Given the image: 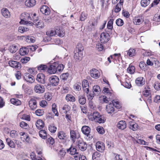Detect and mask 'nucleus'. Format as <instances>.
I'll return each instance as SVG.
<instances>
[{"mask_svg": "<svg viewBox=\"0 0 160 160\" xmlns=\"http://www.w3.org/2000/svg\"><path fill=\"white\" fill-rule=\"evenodd\" d=\"M143 95L147 98L148 97L151 96L150 91L148 90H146L143 92Z\"/></svg>", "mask_w": 160, "mask_h": 160, "instance_id": "obj_61", "label": "nucleus"}, {"mask_svg": "<svg viewBox=\"0 0 160 160\" xmlns=\"http://www.w3.org/2000/svg\"><path fill=\"white\" fill-rule=\"evenodd\" d=\"M30 60V58L28 57H25L22 58L21 60V62L23 63H26Z\"/></svg>", "mask_w": 160, "mask_h": 160, "instance_id": "obj_58", "label": "nucleus"}, {"mask_svg": "<svg viewBox=\"0 0 160 160\" xmlns=\"http://www.w3.org/2000/svg\"><path fill=\"white\" fill-rule=\"evenodd\" d=\"M116 23L119 26H122L124 24L123 20L121 18H118L116 20Z\"/></svg>", "mask_w": 160, "mask_h": 160, "instance_id": "obj_50", "label": "nucleus"}, {"mask_svg": "<svg viewBox=\"0 0 160 160\" xmlns=\"http://www.w3.org/2000/svg\"><path fill=\"white\" fill-rule=\"evenodd\" d=\"M81 83L78 82L74 85V88L77 91H79L81 89Z\"/></svg>", "mask_w": 160, "mask_h": 160, "instance_id": "obj_62", "label": "nucleus"}, {"mask_svg": "<svg viewBox=\"0 0 160 160\" xmlns=\"http://www.w3.org/2000/svg\"><path fill=\"white\" fill-rule=\"evenodd\" d=\"M29 104L30 109L32 110H35L37 107V102L34 98L30 99L29 102Z\"/></svg>", "mask_w": 160, "mask_h": 160, "instance_id": "obj_14", "label": "nucleus"}, {"mask_svg": "<svg viewBox=\"0 0 160 160\" xmlns=\"http://www.w3.org/2000/svg\"><path fill=\"white\" fill-rule=\"evenodd\" d=\"M10 134V137L12 138L16 139L18 137V132L15 130H13L11 131Z\"/></svg>", "mask_w": 160, "mask_h": 160, "instance_id": "obj_32", "label": "nucleus"}, {"mask_svg": "<svg viewBox=\"0 0 160 160\" xmlns=\"http://www.w3.org/2000/svg\"><path fill=\"white\" fill-rule=\"evenodd\" d=\"M69 76V73H63L60 76V78L62 80L65 81L67 80Z\"/></svg>", "mask_w": 160, "mask_h": 160, "instance_id": "obj_56", "label": "nucleus"}, {"mask_svg": "<svg viewBox=\"0 0 160 160\" xmlns=\"http://www.w3.org/2000/svg\"><path fill=\"white\" fill-rule=\"evenodd\" d=\"M69 86L65 84L63 85L62 89V93H66L68 92L69 91Z\"/></svg>", "mask_w": 160, "mask_h": 160, "instance_id": "obj_35", "label": "nucleus"}, {"mask_svg": "<svg viewBox=\"0 0 160 160\" xmlns=\"http://www.w3.org/2000/svg\"><path fill=\"white\" fill-rule=\"evenodd\" d=\"M57 68V72L58 71H62L64 68V66L62 64H59L58 63Z\"/></svg>", "mask_w": 160, "mask_h": 160, "instance_id": "obj_54", "label": "nucleus"}, {"mask_svg": "<svg viewBox=\"0 0 160 160\" xmlns=\"http://www.w3.org/2000/svg\"><path fill=\"white\" fill-rule=\"evenodd\" d=\"M21 118L23 120H25L28 121H30V117L29 116L26 114H23Z\"/></svg>", "mask_w": 160, "mask_h": 160, "instance_id": "obj_63", "label": "nucleus"}, {"mask_svg": "<svg viewBox=\"0 0 160 160\" xmlns=\"http://www.w3.org/2000/svg\"><path fill=\"white\" fill-rule=\"evenodd\" d=\"M83 49L84 48L82 44L81 43H78L76 46V49L75 50L83 52Z\"/></svg>", "mask_w": 160, "mask_h": 160, "instance_id": "obj_43", "label": "nucleus"}, {"mask_svg": "<svg viewBox=\"0 0 160 160\" xmlns=\"http://www.w3.org/2000/svg\"><path fill=\"white\" fill-rule=\"evenodd\" d=\"M135 83L138 86H141L145 84V80L143 77H139L136 79Z\"/></svg>", "mask_w": 160, "mask_h": 160, "instance_id": "obj_17", "label": "nucleus"}, {"mask_svg": "<svg viewBox=\"0 0 160 160\" xmlns=\"http://www.w3.org/2000/svg\"><path fill=\"white\" fill-rule=\"evenodd\" d=\"M9 65L13 68H21V64L18 62L12 60H10L8 62Z\"/></svg>", "mask_w": 160, "mask_h": 160, "instance_id": "obj_12", "label": "nucleus"}, {"mask_svg": "<svg viewBox=\"0 0 160 160\" xmlns=\"http://www.w3.org/2000/svg\"><path fill=\"white\" fill-rule=\"evenodd\" d=\"M36 126L37 128L41 129L44 127V123L42 120L39 119L37 121L36 124Z\"/></svg>", "mask_w": 160, "mask_h": 160, "instance_id": "obj_27", "label": "nucleus"}, {"mask_svg": "<svg viewBox=\"0 0 160 160\" xmlns=\"http://www.w3.org/2000/svg\"><path fill=\"white\" fill-rule=\"evenodd\" d=\"M93 93L95 95L99 94L101 92V89L99 86L95 85L93 87Z\"/></svg>", "mask_w": 160, "mask_h": 160, "instance_id": "obj_29", "label": "nucleus"}, {"mask_svg": "<svg viewBox=\"0 0 160 160\" xmlns=\"http://www.w3.org/2000/svg\"><path fill=\"white\" fill-rule=\"evenodd\" d=\"M46 34L50 37L53 36L55 34H57L60 37H63L64 36V33L62 32H61L60 29H56L55 30H51L47 31Z\"/></svg>", "mask_w": 160, "mask_h": 160, "instance_id": "obj_2", "label": "nucleus"}, {"mask_svg": "<svg viewBox=\"0 0 160 160\" xmlns=\"http://www.w3.org/2000/svg\"><path fill=\"white\" fill-rule=\"evenodd\" d=\"M25 4L28 7H32L35 5L36 1L35 0H27L25 2Z\"/></svg>", "mask_w": 160, "mask_h": 160, "instance_id": "obj_25", "label": "nucleus"}, {"mask_svg": "<svg viewBox=\"0 0 160 160\" xmlns=\"http://www.w3.org/2000/svg\"><path fill=\"white\" fill-rule=\"evenodd\" d=\"M133 120H132V121H130L129 122V128L130 129L132 130L133 131L137 130L138 128V125L135 122L132 121Z\"/></svg>", "mask_w": 160, "mask_h": 160, "instance_id": "obj_21", "label": "nucleus"}, {"mask_svg": "<svg viewBox=\"0 0 160 160\" xmlns=\"http://www.w3.org/2000/svg\"><path fill=\"white\" fill-rule=\"evenodd\" d=\"M44 112L43 110L38 109L36 111L35 113L37 116H40L44 114Z\"/></svg>", "mask_w": 160, "mask_h": 160, "instance_id": "obj_55", "label": "nucleus"}, {"mask_svg": "<svg viewBox=\"0 0 160 160\" xmlns=\"http://www.w3.org/2000/svg\"><path fill=\"white\" fill-rule=\"evenodd\" d=\"M24 79L27 82L30 83H32L34 81V78L33 76L30 75L28 73H26L24 74Z\"/></svg>", "mask_w": 160, "mask_h": 160, "instance_id": "obj_11", "label": "nucleus"}, {"mask_svg": "<svg viewBox=\"0 0 160 160\" xmlns=\"http://www.w3.org/2000/svg\"><path fill=\"white\" fill-rule=\"evenodd\" d=\"M66 101L68 102H74L75 101V98L72 95L70 94H68L65 97Z\"/></svg>", "mask_w": 160, "mask_h": 160, "instance_id": "obj_31", "label": "nucleus"}, {"mask_svg": "<svg viewBox=\"0 0 160 160\" xmlns=\"http://www.w3.org/2000/svg\"><path fill=\"white\" fill-rule=\"evenodd\" d=\"M37 81L41 84H44L46 82L45 76L42 73H39L37 75Z\"/></svg>", "mask_w": 160, "mask_h": 160, "instance_id": "obj_9", "label": "nucleus"}, {"mask_svg": "<svg viewBox=\"0 0 160 160\" xmlns=\"http://www.w3.org/2000/svg\"><path fill=\"white\" fill-rule=\"evenodd\" d=\"M2 15L6 18H9L10 16V12L7 8H4L2 9Z\"/></svg>", "mask_w": 160, "mask_h": 160, "instance_id": "obj_28", "label": "nucleus"}, {"mask_svg": "<svg viewBox=\"0 0 160 160\" xmlns=\"http://www.w3.org/2000/svg\"><path fill=\"white\" fill-rule=\"evenodd\" d=\"M97 150L100 152H102L104 149V145L102 142H98L96 144Z\"/></svg>", "mask_w": 160, "mask_h": 160, "instance_id": "obj_18", "label": "nucleus"}, {"mask_svg": "<svg viewBox=\"0 0 160 160\" xmlns=\"http://www.w3.org/2000/svg\"><path fill=\"white\" fill-rule=\"evenodd\" d=\"M143 21L142 17H135L133 19V22L135 24L139 25L142 23Z\"/></svg>", "mask_w": 160, "mask_h": 160, "instance_id": "obj_26", "label": "nucleus"}, {"mask_svg": "<svg viewBox=\"0 0 160 160\" xmlns=\"http://www.w3.org/2000/svg\"><path fill=\"white\" fill-rule=\"evenodd\" d=\"M78 100L79 103L84 105L86 102V98L84 95H80L78 97Z\"/></svg>", "mask_w": 160, "mask_h": 160, "instance_id": "obj_30", "label": "nucleus"}, {"mask_svg": "<svg viewBox=\"0 0 160 160\" xmlns=\"http://www.w3.org/2000/svg\"><path fill=\"white\" fill-rule=\"evenodd\" d=\"M12 103L16 105H18L21 104L20 101L18 99L12 98L10 100Z\"/></svg>", "mask_w": 160, "mask_h": 160, "instance_id": "obj_36", "label": "nucleus"}, {"mask_svg": "<svg viewBox=\"0 0 160 160\" xmlns=\"http://www.w3.org/2000/svg\"><path fill=\"white\" fill-rule=\"evenodd\" d=\"M135 50L134 49L130 48L128 51H126L125 52V55L127 54L130 57L134 56L136 54Z\"/></svg>", "mask_w": 160, "mask_h": 160, "instance_id": "obj_24", "label": "nucleus"}, {"mask_svg": "<svg viewBox=\"0 0 160 160\" xmlns=\"http://www.w3.org/2000/svg\"><path fill=\"white\" fill-rule=\"evenodd\" d=\"M6 141L8 144L12 148H15V144L14 142L11 140L10 138H7L6 139Z\"/></svg>", "mask_w": 160, "mask_h": 160, "instance_id": "obj_34", "label": "nucleus"}, {"mask_svg": "<svg viewBox=\"0 0 160 160\" xmlns=\"http://www.w3.org/2000/svg\"><path fill=\"white\" fill-rule=\"evenodd\" d=\"M40 11L45 15H49L50 13L49 8L46 5H43L41 7Z\"/></svg>", "mask_w": 160, "mask_h": 160, "instance_id": "obj_16", "label": "nucleus"}, {"mask_svg": "<svg viewBox=\"0 0 160 160\" xmlns=\"http://www.w3.org/2000/svg\"><path fill=\"white\" fill-rule=\"evenodd\" d=\"M98 132L100 134H103L105 131L104 128L101 127H98L97 128Z\"/></svg>", "mask_w": 160, "mask_h": 160, "instance_id": "obj_60", "label": "nucleus"}, {"mask_svg": "<svg viewBox=\"0 0 160 160\" xmlns=\"http://www.w3.org/2000/svg\"><path fill=\"white\" fill-rule=\"evenodd\" d=\"M77 143L79 149L82 151H84L87 148V144L82 140H79Z\"/></svg>", "mask_w": 160, "mask_h": 160, "instance_id": "obj_7", "label": "nucleus"}, {"mask_svg": "<svg viewBox=\"0 0 160 160\" xmlns=\"http://www.w3.org/2000/svg\"><path fill=\"white\" fill-rule=\"evenodd\" d=\"M25 15H26V16L24 19V20L21 19L20 22V23L26 24L29 23L30 24L31 23L30 22V20L33 21L34 23L37 21V20L35 19L34 18H32L29 13H25Z\"/></svg>", "mask_w": 160, "mask_h": 160, "instance_id": "obj_3", "label": "nucleus"}, {"mask_svg": "<svg viewBox=\"0 0 160 160\" xmlns=\"http://www.w3.org/2000/svg\"><path fill=\"white\" fill-rule=\"evenodd\" d=\"M110 39L109 34L106 32L101 33L100 35V40L102 43H106Z\"/></svg>", "mask_w": 160, "mask_h": 160, "instance_id": "obj_4", "label": "nucleus"}, {"mask_svg": "<svg viewBox=\"0 0 160 160\" xmlns=\"http://www.w3.org/2000/svg\"><path fill=\"white\" fill-rule=\"evenodd\" d=\"M68 152H70V153L71 155H74L77 153V149L76 148L72 147H70L68 149H67Z\"/></svg>", "mask_w": 160, "mask_h": 160, "instance_id": "obj_37", "label": "nucleus"}, {"mask_svg": "<svg viewBox=\"0 0 160 160\" xmlns=\"http://www.w3.org/2000/svg\"><path fill=\"white\" fill-rule=\"evenodd\" d=\"M47 66L45 65L41 64L38 67V69L40 71H44L47 69Z\"/></svg>", "mask_w": 160, "mask_h": 160, "instance_id": "obj_47", "label": "nucleus"}, {"mask_svg": "<svg viewBox=\"0 0 160 160\" xmlns=\"http://www.w3.org/2000/svg\"><path fill=\"white\" fill-rule=\"evenodd\" d=\"M35 25L38 28H42L44 27V24L43 22L41 21H39L37 23H36Z\"/></svg>", "mask_w": 160, "mask_h": 160, "instance_id": "obj_49", "label": "nucleus"}, {"mask_svg": "<svg viewBox=\"0 0 160 160\" xmlns=\"http://www.w3.org/2000/svg\"><path fill=\"white\" fill-rule=\"evenodd\" d=\"M135 68L133 66L130 65L129 67L127 68L128 72L130 74L133 73L135 72Z\"/></svg>", "mask_w": 160, "mask_h": 160, "instance_id": "obj_45", "label": "nucleus"}, {"mask_svg": "<svg viewBox=\"0 0 160 160\" xmlns=\"http://www.w3.org/2000/svg\"><path fill=\"white\" fill-rule=\"evenodd\" d=\"M27 48H26L24 47L21 48L20 50V53L22 55H25L28 53Z\"/></svg>", "mask_w": 160, "mask_h": 160, "instance_id": "obj_53", "label": "nucleus"}, {"mask_svg": "<svg viewBox=\"0 0 160 160\" xmlns=\"http://www.w3.org/2000/svg\"><path fill=\"white\" fill-rule=\"evenodd\" d=\"M89 120L99 123H103L106 121L104 116L100 115L98 112H95L88 115Z\"/></svg>", "mask_w": 160, "mask_h": 160, "instance_id": "obj_1", "label": "nucleus"}, {"mask_svg": "<svg viewBox=\"0 0 160 160\" xmlns=\"http://www.w3.org/2000/svg\"><path fill=\"white\" fill-rule=\"evenodd\" d=\"M90 74L92 77L96 79L98 78L100 75L99 71L95 68L91 70Z\"/></svg>", "mask_w": 160, "mask_h": 160, "instance_id": "obj_10", "label": "nucleus"}, {"mask_svg": "<svg viewBox=\"0 0 160 160\" xmlns=\"http://www.w3.org/2000/svg\"><path fill=\"white\" fill-rule=\"evenodd\" d=\"M96 48L97 50L100 51L103 49V46L101 43H98L97 44Z\"/></svg>", "mask_w": 160, "mask_h": 160, "instance_id": "obj_52", "label": "nucleus"}, {"mask_svg": "<svg viewBox=\"0 0 160 160\" xmlns=\"http://www.w3.org/2000/svg\"><path fill=\"white\" fill-rule=\"evenodd\" d=\"M35 92L38 93H43L45 91V88L44 86L41 84H37L34 87Z\"/></svg>", "mask_w": 160, "mask_h": 160, "instance_id": "obj_6", "label": "nucleus"}, {"mask_svg": "<svg viewBox=\"0 0 160 160\" xmlns=\"http://www.w3.org/2000/svg\"><path fill=\"white\" fill-rule=\"evenodd\" d=\"M20 126L22 128L28 129L29 128L28 124L24 122H22L20 123Z\"/></svg>", "mask_w": 160, "mask_h": 160, "instance_id": "obj_46", "label": "nucleus"}, {"mask_svg": "<svg viewBox=\"0 0 160 160\" xmlns=\"http://www.w3.org/2000/svg\"><path fill=\"white\" fill-rule=\"evenodd\" d=\"M58 63L54 62L50 64L48 68V71L50 74H54L57 72V68Z\"/></svg>", "mask_w": 160, "mask_h": 160, "instance_id": "obj_5", "label": "nucleus"}, {"mask_svg": "<svg viewBox=\"0 0 160 160\" xmlns=\"http://www.w3.org/2000/svg\"><path fill=\"white\" fill-rule=\"evenodd\" d=\"M49 138L47 140V143L51 145H53L54 143V139L51 137L49 136Z\"/></svg>", "mask_w": 160, "mask_h": 160, "instance_id": "obj_59", "label": "nucleus"}, {"mask_svg": "<svg viewBox=\"0 0 160 160\" xmlns=\"http://www.w3.org/2000/svg\"><path fill=\"white\" fill-rule=\"evenodd\" d=\"M74 58L76 60H81L82 58L83 52L75 50L74 51Z\"/></svg>", "mask_w": 160, "mask_h": 160, "instance_id": "obj_15", "label": "nucleus"}, {"mask_svg": "<svg viewBox=\"0 0 160 160\" xmlns=\"http://www.w3.org/2000/svg\"><path fill=\"white\" fill-rule=\"evenodd\" d=\"M90 131V128L87 126H84L82 128V133L87 136H88L89 135Z\"/></svg>", "mask_w": 160, "mask_h": 160, "instance_id": "obj_22", "label": "nucleus"}, {"mask_svg": "<svg viewBox=\"0 0 160 160\" xmlns=\"http://www.w3.org/2000/svg\"><path fill=\"white\" fill-rule=\"evenodd\" d=\"M58 135L59 139L63 140V142H65L67 140V135L63 131H60L58 133Z\"/></svg>", "mask_w": 160, "mask_h": 160, "instance_id": "obj_19", "label": "nucleus"}, {"mask_svg": "<svg viewBox=\"0 0 160 160\" xmlns=\"http://www.w3.org/2000/svg\"><path fill=\"white\" fill-rule=\"evenodd\" d=\"M18 50V48L15 45H12L10 46L9 48L10 51L12 53H14L16 52Z\"/></svg>", "mask_w": 160, "mask_h": 160, "instance_id": "obj_41", "label": "nucleus"}, {"mask_svg": "<svg viewBox=\"0 0 160 160\" xmlns=\"http://www.w3.org/2000/svg\"><path fill=\"white\" fill-rule=\"evenodd\" d=\"M150 2V0H142L141 2V6L144 7L147 6Z\"/></svg>", "mask_w": 160, "mask_h": 160, "instance_id": "obj_40", "label": "nucleus"}, {"mask_svg": "<svg viewBox=\"0 0 160 160\" xmlns=\"http://www.w3.org/2000/svg\"><path fill=\"white\" fill-rule=\"evenodd\" d=\"M57 129L56 127L53 124L50 125L48 127L49 130L52 133L56 132Z\"/></svg>", "mask_w": 160, "mask_h": 160, "instance_id": "obj_42", "label": "nucleus"}, {"mask_svg": "<svg viewBox=\"0 0 160 160\" xmlns=\"http://www.w3.org/2000/svg\"><path fill=\"white\" fill-rule=\"evenodd\" d=\"M28 28L24 26L19 27L18 28V31L19 32L23 33L27 31Z\"/></svg>", "mask_w": 160, "mask_h": 160, "instance_id": "obj_48", "label": "nucleus"}, {"mask_svg": "<svg viewBox=\"0 0 160 160\" xmlns=\"http://www.w3.org/2000/svg\"><path fill=\"white\" fill-rule=\"evenodd\" d=\"M126 127V123L124 121H120L117 124V127L120 129L124 130Z\"/></svg>", "mask_w": 160, "mask_h": 160, "instance_id": "obj_23", "label": "nucleus"}, {"mask_svg": "<svg viewBox=\"0 0 160 160\" xmlns=\"http://www.w3.org/2000/svg\"><path fill=\"white\" fill-rule=\"evenodd\" d=\"M139 66L141 69L143 70L145 69V68L146 67V65L144 62H140L139 63Z\"/></svg>", "mask_w": 160, "mask_h": 160, "instance_id": "obj_64", "label": "nucleus"}, {"mask_svg": "<svg viewBox=\"0 0 160 160\" xmlns=\"http://www.w3.org/2000/svg\"><path fill=\"white\" fill-rule=\"evenodd\" d=\"M114 20L113 19H111L108 22L107 24V27L109 29H112L113 28V23Z\"/></svg>", "mask_w": 160, "mask_h": 160, "instance_id": "obj_44", "label": "nucleus"}, {"mask_svg": "<svg viewBox=\"0 0 160 160\" xmlns=\"http://www.w3.org/2000/svg\"><path fill=\"white\" fill-rule=\"evenodd\" d=\"M106 110L107 112L109 114L112 113L114 112L115 109L112 102V103H110L106 105Z\"/></svg>", "mask_w": 160, "mask_h": 160, "instance_id": "obj_20", "label": "nucleus"}, {"mask_svg": "<svg viewBox=\"0 0 160 160\" xmlns=\"http://www.w3.org/2000/svg\"><path fill=\"white\" fill-rule=\"evenodd\" d=\"M49 81L51 84L52 86H56L58 84L59 79L56 76H52L50 78Z\"/></svg>", "mask_w": 160, "mask_h": 160, "instance_id": "obj_8", "label": "nucleus"}, {"mask_svg": "<svg viewBox=\"0 0 160 160\" xmlns=\"http://www.w3.org/2000/svg\"><path fill=\"white\" fill-rule=\"evenodd\" d=\"M82 85L84 92L88 94L89 92V86L88 81L84 80L82 82Z\"/></svg>", "mask_w": 160, "mask_h": 160, "instance_id": "obj_13", "label": "nucleus"}, {"mask_svg": "<svg viewBox=\"0 0 160 160\" xmlns=\"http://www.w3.org/2000/svg\"><path fill=\"white\" fill-rule=\"evenodd\" d=\"M114 160H122V158L121 155L118 154L116 153H114L113 154Z\"/></svg>", "mask_w": 160, "mask_h": 160, "instance_id": "obj_57", "label": "nucleus"}, {"mask_svg": "<svg viewBox=\"0 0 160 160\" xmlns=\"http://www.w3.org/2000/svg\"><path fill=\"white\" fill-rule=\"evenodd\" d=\"M70 138L72 139L73 142L75 141L76 138V133L73 130H71L70 132Z\"/></svg>", "mask_w": 160, "mask_h": 160, "instance_id": "obj_39", "label": "nucleus"}, {"mask_svg": "<svg viewBox=\"0 0 160 160\" xmlns=\"http://www.w3.org/2000/svg\"><path fill=\"white\" fill-rule=\"evenodd\" d=\"M39 135L40 137L43 139H46L48 136L46 131L44 130H41L39 132Z\"/></svg>", "mask_w": 160, "mask_h": 160, "instance_id": "obj_33", "label": "nucleus"}, {"mask_svg": "<svg viewBox=\"0 0 160 160\" xmlns=\"http://www.w3.org/2000/svg\"><path fill=\"white\" fill-rule=\"evenodd\" d=\"M100 156V153L97 152H96L93 154L92 156V159L93 160L97 159V158H98Z\"/></svg>", "mask_w": 160, "mask_h": 160, "instance_id": "obj_51", "label": "nucleus"}, {"mask_svg": "<svg viewBox=\"0 0 160 160\" xmlns=\"http://www.w3.org/2000/svg\"><path fill=\"white\" fill-rule=\"evenodd\" d=\"M57 107L55 103H53L52 105V111L54 113L55 115L56 116H58L59 113L57 111V109L56 108Z\"/></svg>", "mask_w": 160, "mask_h": 160, "instance_id": "obj_38", "label": "nucleus"}]
</instances>
